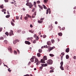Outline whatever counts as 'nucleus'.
I'll return each instance as SVG.
<instances>
[{
  "label": "nucleus",
  "mask_w": 76,
  "mask_h": 76,
  "mask_svg": "<svg viewBox=\"0 0 76 76\" xmlns=\"http://www.w3.org/2000/svg\"><path fill=\"white\" fill-rule=\"evenodd\" d=\"M47 60V56H45L43 57V59L41 60V63H45V61Z\"/></svg>",
  "instance_id": "obj_1"
},
{
  "label": "nucleus",
  "mask_w": 76,
  "mask_h": 76,
  "mask_svg": "<svg viewBox=\"0 0 76 76\" xmlns=\"http://www.w3.org/2000/svg\"><path fill=\"white\" fill-rule=\"evenodd\" d=\"M26 6H29V8L31 9L33 7V4H32V3L31 2H29L28 3V4H26Z\"/></svg>",
  "instance_id": "obj_2"
},
{
  "label": "nucleus",
  "mask_w": 76,
  "mask_h": 76,
  "mask_svg": "<svg viewBox=\"0 0 76 76\" xmlns=\"http://www.w3.org/2000/svg\"><path fill=\"white\" fill-rule=\"evenodd\" d=\"M47 63L48 65L52 64H53V61L51 59H49L47 61Z\"/></svg>",
  "instance_id": "obj_3"
},
{
  "label": "nucleus",
  "mask_w": 76,
  "mask_h": 76,
  "mask_svg": "<svg viewBox=\"0 0 76 76\" xmlns=\"http://www.w3.org/2000/svg\"><path fill=\"white\" fill-rule=\"evenodd\" d=\"M14 34H13V31H12V30H10V32L9 33L10 36H12V35H13Z\"/></svg>",
  "instance_id": "obj_4"
},
{
  "label": "nucleus",
  "mask_w": 76,
  "mask_h": 76,
  "mask_svg": "<svg viewBox=\"0 0 76 76\" xmlns=\"http://www.w3.org/2000/svg\"><path fill=\"white\" fill-rule=\"evenodd\" d=\"M19 42V40L17 39H16L15 40L13 41L14 44H16L17 42Z\"/></svg>",
  "instance_id": "obj_5"
},
{
  "label": "nucleus",
  "mask_w": 76,
  "mask_h": 76,
  "mask_svg": "<svg viewBox=\"0 0 76 76\" xmlns=\"http://www.w3.org/2000/svg\"><path fill=\"white\" fill-rule=\"evenodd\" d=\"M39 39V38H38V37L37 36V37H36V39L35 40H34L33 42V43L34 44H35L36 42V41H37V40H38Z\"/></svg>",
  "instance_id": "obj_6"
},
{
  "label": "nucleus",
  "mask_w": 76,
  "mask_h": 76,
  "mask_svg": "<svg viewBox=\"0 0 76 76\" xmlns=\"http://www.w3.org/2000/svg\"><path fill=\"white\" fill-rule=\"evenodd\" d=\"M54 48H48V50H47V51H48V52H50V51H51V50H53Z\"/></svg>",
  "instance_id": "obj_7"
},
{
  "label": "nucleus",
  "mask_w": 76,
  "mask_h": 76,
  "mask_svg": "<svg viewBox=\"0 0 76 76\" xmlns=\"http://www.w3.org/2000/svg\"><path fill=\"white\" fill-rule=\"evenodd\" d=\"M35 56H33L30 59V60L31 61V62H34V59L35 58Z\"/></svg>",
  "instance_id": "obj_8"
},
{
  "label": "nucleus",
  "mask_w": 76,
  "mask_h": 76,
  "mask_svg": "<svg viewBox=\"0 0 76 76\" xmlns=\"http://www.w3.org/2000/svg\"><path fill=\"white\" fill-rule=\"evenodd\" d=\"M25 42L26 44H28V45H30L31 44V42L28 41H25Z\"/></svg>",
  "instance_id": "obj_9"
},
{
  "label": "nucleus",
  "mask_w": 76,
  "mask_h": 76,
  "mask_svg": "<svg viewBox=\"0 0 76 76\" xmlns=\"http://www.w3.org/2000/svg\"><path fill=\"white\" fill-rule=\"evenodd\" d=\"M12 21L11 22V25H12L13 26H15V24H14V23H13V22H15V20L13 19H12Z\"/></svg>",
  "instance_id": "obj_10"
},
{
  "label": "nucleus",
  "mask_w": 76,
  "mask_h": 76,
  "mask_svg": "<svg viewBox=\"0 0 76 76\" xmlns=\"http://www.w3.org/2000/svg\"><path fill=\"white\" fill-rule=\"evenodd\" d=\"M8 50L10 51V52L11 53H12V52H13V51H12V48H8Z\"/></svg>",
  "instance_id": "obj_11"
},
{
  "label": "nucleus",
  "mask_w": 76,
  "mask_h": 76,
  "mask_svg": "<svg viewBox=\"0 0 76 76\" xmlns=\"http://www.w3.org/2000/svg\"><path fill=\"white\" fill-rule=\"evenodd\" d=\"M50 47L49 46H47V45H46L44 46H42L41 48H50Z\"/></svg>",
  "instance_id": "obj_12"
},
{
  "label": "nucleus",
  "mask_w": 76,
  "mask_h": 76,
  "mask_svg": "<svg viewBox=\"0 0 76 76\" xmlns=\"http://www.w3.org/2000/svg\"><path fill=\"white\" fill-rule=\"evenodd\" d=\"M47 44L48 45H51V43L50 41H48L47 42Z\"/></svg>",
  "instance_id": "obj_13"
},
{
  "label": "nucleus",
  "mask_w": 76,
  "mask_h": 76,
  "mask_svg": "<svg viewBox=\"0 0 76 76\" xmlns=\"http://www.w3.org/2000/svg\"><path fill=\"white\" fill-rule=\"evenodd\" d=\"M69 48H67L66 50V53H69Z\"/></svg>",
  "instance_id": "obj_14"
},
{
  "label": "nucleus",
  "mask_w": 76,
  "mask_h": 76,
  "mask_svg": "<svg viewBox=\"0 0 76 76\" xmlns=\"http://www.w3.org/2000/svg\"><path fill=\"white\" fill-rule=\"evenodd\" d=\"M38 58H35L34 63H37V62H38Z\"/></svg>",
  "instance_id": "obj_15"
},
{
  "label": "nucleus",
  "mask_w": 76,
  "mask_h": 76,
  "mask_svg": "<svg viewBox=\"0 0 76 76\" xmlns=\"http://www.w3.org/2000/svg\"><path fill=\"white\" fill-rule=\"evenodd\" d=\"M58 35L59 36H60V37H61L62 36V35L63 34H62V33H58Z\"/></svg>",
  "instance_id": "obj_16"
},
{
  "label": "nucleus",
  "mask_w": 76,
  "mask_h": 76,
  "mask_svg": "<svg viewBox=\"0 0 76 76\" xmlns=\"http://www.w3.org/2000/svg\"><path fill=\"white\" fill-rule=\"evenodd\" d=\"M39 53H42V49H39L38 50Z\"/></svg>",
  "instance_id": "obj_17"
},
{
  "label": "nucleus",
  "mask_w": 76,
  "mask_h": 76,
  "mask_svg": "<svg viewBox=\"0 0 76 76\" xmlns=\"http://www.w3.org/2000/svg\"><path fill=\"white\" fill-rule=\"evenodd\" d=\"M66 59H69V56L68 55H67L66 56Z\"/></svg>",
  "instance_id": "obj_18"
},
{
  "label": "nucleus",
  "mask_w": 76,
  "mask_h": 76,
  "mask_svg": "<svg viewBox=\"0 0 76 76\" xmlns=\"http://www.w3.org/2000/svg\"><path fill=\"white\" fill-rule=\"evenodd\" d=\"M60 68L62 70H64V68H63V66H60Z\"/></svg>",
  "instance_id": "obj_19"
},
{
  "label": "nucleus",
  "mask_w": 76,
  "mask_h": 76,
  "mask_svg": "<svg viewBox=\"0 0 76 76\" xmlns=\"http://www.w3.org/2000/svg\"><path fill=\"white\" fill-rule=\"evenodd\" d=\"M31 39H33V38L32 37L28 38L27 39V40H28V41H30V40H31Z\"/></svg>",
  "instance_id": "obj_20"
},
{
  "label": "nucleus",
  "mask_w": 76,
  "mask_h": 76,
  "mask_svg": "<svg viewBox=\"0 0 76 76\" xmlns=\"http://www.w3.org/2000/svg\"><path fill=\"white\" fill-rule=\"evenodd\" d=\"M37 56L38 57H39L41 56V54L39 53H37Z\"/></svg>",
  "instance_id": "obj_21"
},
{
  "label": "nucleus",
  "mask_w": 76,
  "mask_h": 76,
  "mask_svg": "<svg viewBox=\"0 0 76 76\" xmlns=\"http://www.w3.org/2000/svg\"><path fill=\"white\" fill-rule=\"evenodd\" d=\"M51 42L53 44H54V42H55V41L53 39H52L51 40Z\"/></svg>",
  "instance_id": "obj_22"
},
{
  "label": "nucleus",
  "mask_w": 76,
  "mask_h": 76,
  "mask_svg": "<svg viewBox=\"0 0 76 76\" xmlns=\"http://www.w3.org/2000/svg\"><path fill=\"white\" fill-rule=\"evenodd\" d=\"M49 56L50 57H54V55L53 54H49Z\"/></svg>",
  "instance_id": "obj_23"
},
{
  "label": "nucleus",
  "mask_w": 76,
  "mask_h": 76,
  "mask_svg": "<svg viewBox=\"0 0 76 76\" xmlns=\"http://www.w3.org/2000/svg\"><path fill=\"white\" fill-rule=\"evenodd\" d=\"M42 5L43 6V7L45 9H47V7H46L43 4Z\"/></svg>",
  "instance_id": "obj_24"
},
{
  "label": "nucleus",
  "mask_w": 76,
  "mask_h": 76,
  "mask_svg": "<svg viewBox=\"0 0 76 76\" xmlns=\"http://www.w3.org/2000/svg\"><path fill=\"white\" fill-rule=\"evenodd\" d=\"M36 63V65H37V66H38V65H39V64H40V61H38Z\"/></svg>",
  "instance_id": "obj_25"
},
{
  "label": "nucleus",
  "mask_w": 76,
  "mask_h": 76,
  "mask_svg": "<svg viewBox=\"0 0 76 76\" xmlns=\"http://www.w3.org/2000/svg\"><path fill=\"white\" fill-rule=\"evenodd\" d=\"M60 64L61 65V66H63V61H61V63H60Z\"/></svg>",
  "instance_id": "obj_26"
},
{
  "label": "nucleus",
  "mask_w": 76,
  "mask_h": 76,
  "mask_svg": "<svg viewBox=\"0 0 76 76\" xmlns=\"http://www.w3.org/2000/svg\"><path fill=\"white\" fill-rule=\"evenodd\" d=\"M38 22L40 23H41L42 22V20H38Z\"/></svg>",
  "instance_id": "obj_27"
},
{
  "label": "nucleus",
  "mask_w": 76,
  "mask_h": 76,
  "mask_svg": "<svg viewBox=\"0 0 76 76\" xmlns=\"http://www.w3.org/2000/svg\"><path fill=\"white\" fill-rule=\"evenodd\" d=\"M26 15V16H27L28 18H31V19H32V18H31V17L29 15L27 14Z\"/></svg>",
  "instance_id": "obj_28"
},
{
  "label": "nucleus",
  "mask_w": 76,
  "mask_h": 76,
  "mask_svg": "<svg viewBox=\"0 0 76 76\" xmlns=\"http://www.w3.org/2000/svg\"><path fill=\"white\" fill-rule=\"evenodd\" d=\"M39 7L40 8V9H42V10L43 8H42V6H41L39 5Z\"/></svg>",
  "instance_id": "obj_29"
},
{
  "label": "nucleus",
  "mask_w": 76,
  "mask_h": 76,
  "mask_svg": "<svg viewBox=\"0 0 76 76\" xmlns=\"http://www.w3.org/2000/svg\"><path fill=\"white\" fill-rule=\"evenodd\" d=\"M50 69H51V70H54V68L53 67H51L50 68Z\"/></svg>",
  "instance_id": "obj_30"
},
{
  "label": "nucleus",
  "mask_w": 76,
  "mask_h": 76,
  "mask_svg": "<svg viewBox=\"0 0 76 76\" xmlns=\"http://www.w3.org/2000/svg\"><path fill=\"white\" fill-rule=\"evenodd\" d=\"M6 9H3V10H2V11L3 12H6Z\"/></svg>",
  "instance_id": "obj_31"
},
{
  "label": "nucleus",
  "mask_w": 76,
  "mask_h": 76,
  "mask_svg": "<svg viewBox=\"0 0 76 76\" xmlns=\"http://www.w3.org/2000/svg\"><path fill=\"white\" fill-rule=\"evenodd\" d=\"M14 54H15V55H16V54H17V52H16V51L15 50H14Z\"/></svg>",
  "instance_id": "obj_32"
},
{
  "label": "nucleus",
  "mask_w": 76,
  "mask_h": 76,
  "mask_svg": "<svg viewBox=\"0 0 76 76\" xmlns=\"http://www.w3.org/2000/svg\"><path fill=\"white\" fill-rule=\"evenodd\" d=\"M0 7H1V9H3L4 7H3V5H1L0 6Z\"/></svg>",
  "instance_id": "obj_33"
},
{
  "label": "nucleus",
  "mask_w": 76,
  "mask_h": 76,
  "mask_svg": "<svg viewBox=\"0 0 76 76\" xmlns=\"http://www.w3.org/2000/svg\"><path fill=\"white\" fill-rule=\"evenodd\" d=\"M10 15H7L6 16V17L7 18H10Z\"/></svg>",
  "instance_id": "obj_34"
},
{
  "label": "nucleus",
  "mask_w": 76,
  "mask_h": 76,
  "mask_svg": "<svg viewBox=\"0 0 76 76\" xmlns=\"http://www.w3.org/2000/svg\"><path fill=\"white\" fill-rule=\"evenodd\" d=\"M24 19L25 20H27L28 19V17L25 16L24 17Z\"/></svg>",
  "instance_id": "obj_35"
},
{
  "label": "nucleus",
  "mask_w": 76,
  "mask_h": 76,
  "mask_svg": "<svg viewBox=\"0 0 76 76\" xmlns=\"http://www.w3.org/2000/svg\"><path fill=\"white\" fill-rule=\"evenodd\" d=\"M0 39L1 40V39L3 40V39H4V38H3V37H0Z\"/></svg>",
  "instance_id": "obj_36"
},
{
  "label": "nucleus",
  "mask_w": 76,
  "mask_h": 76,
  "mask_svg": "<svg viewBox=\"0 0 76 76\" xmlns=\"http://www.w3.org/2000/svg\"><path fill=\"white\" fill-rule=\"evenodd\" d=\"M42 67H45V64H41Z\"/></svg>",
  "instance_id": "obj_37"
},
{
  "label": "nucleus",
  "mask_w": 76,
  "mask_h": 76,
  "mask_svg": "<svg viewBox=\"0 0 76 76\" xmlns=\"http://www.w3.org/2000/svg\"><path fill=\"white\" fill-rule=\"evenodd\" d=\"M4 42L5 44H7V40H5L4 41Z\"/></svg>",
  "instance_id": "obj_38"
},
{
  "label": "nucleus",
  "mask_w": 76,
  "mask_h": 76,
  "mask_svg": "<svg viewBox=\"0 0 76 76\" xmlns=\"http://www.w3.org/2000/svg\"><path fill=\"white\" fill-rule=\"evenodd\" d=\"M35 10V8H33V10H32V11L33 12H34V11Z\"/></svg>",
  "instance_id": "obj_39"
},
{
  "label": "nucleus",
  "mask_w": 76,
  "mask_h": 76,
  "mask_svg": "<svg viewBox=\"0 0 76 76\" xmlns=\"http://www.w3.org/2000/svg\"><path fill=\"white\" fill-rule=\"evenodd\" d=\"M5 34H6V35L7 36H8L9 35V33H8L7 32L5 33Z\"/></svg>",
  "instance_id": "obj_40"
},
{
  "label": "nucleus",
  "mask_w": 76,
  "mask_h": 76,
  "mask_svg": "<svg viewBox=\"0 0 76 76\" xmlns=\"http://www.w3.org/2000/svg\"><path fill=\"white\" fill-rule=\"evenodd\" d=\"M40 3H41V2H40L39 1H37V4H40Z\"/></svg>",
  "instance_id": "obj_41"
},
{
  "label": "nucleus",
  "mask_w": 76,
  "mask_h": 76,
  "mask_svg": "<svg viewBox=\"0 0 76 76\" xmlns=\"http://www.w3.org/2000/svg\"><path fill=\"white\" fill-rule=\"evenodd\" d=\"M64 54H65V53L64 52H62L61 53V55H62V56H64Z\"/></svg>",
  "instance_id": "obj_42"
},
{
  "label": "nucleus",
  "mask_w": 76,
  "mask_h": 76,
  "mask_svg": "<svg viewBox=\"0 0 76 76\" xmlns=\"http://www.w3.org/2000/svg\"><path fill=\"white\" fill-rule=\"evenodd\" d=\"M29 0H26V2H27V3L26 4H28V3H29Z\"/></svg>",
  "instance_id": "obj_43"
},
{
  "label": "nucleus",
  "mask_w": 76,
  "mask_h": 76,
  "mask_svg": "<svg viewBox=\"0 0 76 76\" xmlns=\"http://www.w3.org/2000/svg\"><path fill=\"white\" fill-rule=\"evenodd\" d=\"M48 9H47V10L46 13V14H48Z\"/></svg>",
  "instance_id": "obj_44"
},
{
  "label": "nucleus",
  "mask_w": 76,
  "mask_h": 76,
  "mask_svg": "<svg viewBox=\"0 0 76 76\" xmlns=\"http://www.w3.org/2000/svg\"><path fill=\"white\" fill-rule=\"evenodd\" d=\"M45 37H46V35H43V38H45Z\"/></svg>",
  "instance_id": "obj_45"
},
{
  "label": "nucleus",
  "mask_w": 76,
  "mask_h": 76,
  "mask_svg": "<svg viewBox=\"0 0 76 76\" xmlns=\"http://www.w3.org/2000/svg\"><path fill=\"white\" fill-rule=\"evenodd\" d=\"M58 28H59L60 29V31H61V27L60 26H58Z\"/></svg>",
  "instance_id": "obj_46"
},
{
  "label": "nucleus",
  "mask_w": 76,
  "mask_h": 76,
  "mask_svg": "<svg viewBox=\"0 0 76 76\" xmlns=\"http://www.w3.org/2000/svg\"><path fill=\"white\" fill-rule=\"evenodd\" d=\"M36 4H37V3H36V2H35V1L34 2V6L36 5Z\"/></svg>",
  "instance_id": "obj_47"
},
{
  "label": "nucleus",
  "mask_w": 76,
  "mask_h": 76,
  "mask_svg": "<svg viewBox=\"0 0 76 76\" xmlns=\"http://www.w3.org/2000/svg\"><path fill=\"white\" fill-rule=\"evenodd\" d=\"M44 2L46 3L47 1H48V0H44Z\"/></svg>",
  "instance_id": "obj_48"
},
{
  "label": "nucleus",
  "mask_w": 76,
  "mask_h": 76,
  "mask_svg": "<svg viewBox=\"0 0 76 76\" xmlns=\"http://www.w3.org/2000/svg\"><path fill=\"white\" fill-rule=\"evenodd\" d=\"M8 71L9 72H11V71H11V70H11V69H10V68H9V69H8Z\"/></svg>",
  "instance_id": "obj_49"
},
{
  "label": "nucleus",
  "mask_w": 76,
  "mask_h": 76,
  "mask_svg": "<svg viewBox=\"0 0 76 76\" xmlns=\"http://www.w3.org/2000/svg\"><path fill=\"white\" fill-rule=\"evenodd\" d=\"M45 67H46V66H48V64H45Z\"/></svg>",
  "instance_id": "obj_50"
},
{
  "label": "nucleus",
  "mask_w": 76,
  "mask_h": 76,
  "mask_svg": "<svg viewBox=\"0 0 76 76\" xmlns=\"http://www.w3.org/2000/svg\"><path fill=\"white\" fill-rule=\"evenodd\" d=\"M51 72H54V70H50V72L51 73Z\"/></svg>",
  "instance_id": "obj_51"
},
{
  "label": "nucleus",
  "mask_w": 76,
  "mask_h": 76,
  "mask_svg": "<svg viewBox=\"0 0 76 76\" xmlns=\"http://www.w3.org/2000/svg\"><path fill=\"white\" fill-rule=\"evenodd\" d=\"M19 16H16V19H19Z\"/></svg>",
  "instance_id": "obj_52"
},
{
  "label": "nucleus",
  "mask_w": 76,
  "mask_h": 76,
  "mask_svg": "<svg viewBox=\"0 0 76 76\" xmlns=\"http://www.w3.org/2000/svg\"><path fill=\"white\" fill-rule=\"evenodd\" d=\"M65 29V27H63L62 28V30H64Z\"/></svg>",
  "instance_id": "obj_53"
},
{
  "label": "nucleus",
  "mask_w": 76,
  "mask_h": 76,
  "mask_svg": "<svg viewBox=\"0 0 76 76\" xmlns=\"http://www.w3.org/2000/svg\"><path fill=\"white\" fill-rule=\"evenodd\" d=\"M4 1L6 3H7V2H8L9 1H8V0H4Z\"/></svg>",
  "instance_id": "obj_54"
},
{
  "label": "nucleus",
  "mask_w": 76,
  "mask_h": 76,
  "mask_svg": "<svg viewBox=\"0 0 76 76\" xmlns=\"http://www.w3.org/2000/svg\"><path fill=\"white\" fill-rule=\"evenodd\" d=\"M34 38H36V37H37V35H36V34H35L34 35Z\"/></svg>",
  "instance_id": "obj_55"
},
{
  "label": "nucleus",
  "mask_w": 76,
  "mask_h": 76,
  "mask_svg": "<svg viewBox=\"0 0 76 76\" xmlns=\"http://www.w3.org/2000/svg\"><path fill=\"white\" fill-rule=\"evenodd\" d=\"M30 27L31 28H32V27H33V26H32V25L31 24V25H30Z\"/></svg>",
  "instance_id": "obj_56"
},
{
  "label": "nucleus",
  "mask_w": 76,
  "mask_h": 76,
  "mask_svg": "<svg viewBox=\"0 0 76 76\" xmlns=\"http://www.w3.org/2000/svg\"><path fill=\"white\" fill-rule=\"evenodd\" d=\"M2 28H0V32H1V31H2Z\"/></svg>",
  "instance_id": "obj_57"
},
{
  "label": "nucleus",
  "mask_w": 76,
  "mask_h": 76,
  "mask_svg": "<svg viewBox=\"0 0 76 76\" xmlns=\"http://www.w3.org/2000/svg\"><path fill=\"white\" fill-rule=\"evenodd\" d=\"M40 69L42 70V69L43 68V67H42V66H41L40 67Z\"/></svg>",
  "instance_id": "obj_58"
},
{
  "label": "nucleus",
  "mask_w": 76,
  "mask_h": 76,
  "mask_svg": "<svg viewBox=\"0 0 76 76\" xmlns=\"http://www.w3.org/2000/svg\"><path fill=\"white\" fill-rule=\"evenodd\" d=\"M44 18H41L40 19V20H42H42H44Z\"/></svg>",
  "instance_id": "obj_59"
},
{
  "label": "nucleus",
  "mask_w": 76,
  "mask_h": 76,
  "mask_svg": "<svg viewBox=\"0 0 76 76\" xmlns=\"http://www.w3.org/2000/svg\"><path fill=\"white\" fill-rule=\"evenodd\" d=\"M51 10L49 11V14H51Z\"/></svg>",
  "instance_id": "obj_60"
},
{
  "label": "nucleus",
  "mask_w": 76,
  "mask_h": 76,
  "mask_svg": "<svg viewBox=\"0 0 76 76\" xmlns=\"http://www.w3.org/2000/svg\"><path fill=\"white\" fill-rule=\"evenodd\" d=\"M7 13L8 15H10V14L9 13V11L8 10L7 11Z\"/></svg>",
  "instance_id": "obj_61"
},
{
  "label": "nucleus",
  "mask_w": 76,
  "mask_h": 76,
  "mask_svg": "<svg viewBox=\"0 0 76 76\" xmlns=\"http://www.w3.org/2000/svg\"><path fill=\"white\" fill-rule=\"evenodd\" d=\"M73 58L74 59H76V56H74V57H73Z\"/></svg>",
  "instance_id": "obj_62"
},
{
  "label": "nucleus",
  "mask_w": 76,
  "mask_h": 76,
  "mask_svg": "<svg viewBox=\"0 0 76 76\" xmlns=\"http://www.w3.org/2000/svg\"><path fill=\"white\" fill-rule=\"evenodd\" d=\"M29 75L28 74H26V75H24V76H29Z\"/></svg>",
  "instance_id": "obj_63"
},
{
  "label": "nucleus",
  "mask_w": 76,
  "mask_h": 76,
  "mask_svg": "<svg viewBox=\"0 0 76 76\" xmlns=\"http://www.w3.org/2000/svg\"><path fill=\"white\" fill-rule=\"evenodd\" d=\"M55 24H57V23H58L56 21L55 22Z\"/></svg>",
  "instance_id": "obj_64"
}]
</instances>
